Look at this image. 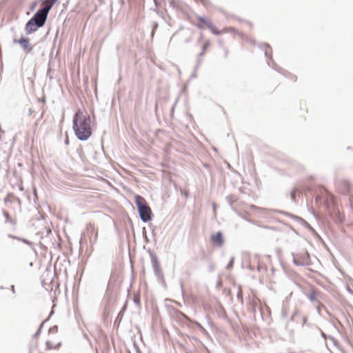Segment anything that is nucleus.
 Returning <instances> with one entry per match:
<instances>
[{
    "instance_id": "nucleus-1",
    "label": "nucleus",
    "mask_w": 353,
    "mask_h": 353,
    "mask_svg": "<svg viewBox=\"0 0 353 353\" xmlns=\"http://www.w3.org/2000/svg\"><path fill=\"white\" fill-rule=\"evenodd\" d=\"M73 130L79 140H88L92 134L90 115L86 112L78 110L73 118Z\"/></svg>"
},
{
    "instance_id": "nucleus-2",
    "label": "nucleus",
    "mask_w": 353,
    "mask_h": 353,
    "mask_svg": "<svg viewBox=\"0 0 353 353\" xmlns=\"http://www.w3.org/2000/svg\"><path fill=\"white\" fill-rule=\"evenodd\" d=\"M135 203L141 220L143 223L150 221L152 219V213L150 208L147 204L144 198L139 195L135 196Z\"/></svg>"
},
{
    "instance_id": "nucleus-3",
    "label": "nucleus",
    "mask_w": 353,
    "mask_h": 353,
    "mask_svg": "<svg viewBox=\"0 0 353 353\" xmlns=\"http://www.w3.org/2000/svg\"><path fill=\"white\" fill-rule=\"evenodd\" d=\"M151 262L154 274L159 280L163 279V274L161 269L160 265L158 261V258L156 254H150Z\"/></svg>"
},
{
    "instance_id": "nucleus-4",
    "label": "nucleus",
    "mask_w": 353,
    "mask_h": 353,
    "mask_svg": "<svg viewBox=\"0 0 353 353\" xmlns=\"http://www.w3.org/2000/svg\"><path fill=\"white\" fill-rule=\"evenodd\" d=\"M42 3L39 9L47 16L52 6L59 1V0H40Z\"/></svg>"
},
{
    "instance_id": "nucleus-5",
    "label": "nucleus",
    "mask_w": 353,
    "mask_h": 353,
    "mask_svg": "<svg viewBox=\"0 0 353 353\" xmlns=\"http://www.w3.org/2000/svg\"><path fill=\"white\" fill-rule=\"evenodd\" d=\"M47 18L48 16L46 14L38 10L30 19L33 20L37 25L43 27L47 20Z\"/></svg>"
},
{
    "instance_id": "nucleus-6",
    "label": "nucleus",
    "mask_w": 353,
    "mask_h": 353,
    "mask_svg": "<svg viewBox=\"0 0 353 353\" xmlns=\"http://www.w3.org/2000/svg\"><path fill=\"white\" fill-rule=\"evenodd\" d=\"M14 43H19L21 47L28 52H30L32 50V46H31L28 38L21 37L19 40L14 39Z\"/></svg>"
},
{
    "instance_id": "nucleus-7",
    "label": "nucleus",
    "mask_w": 353,
    "mask_h": 353,
    "mask_svg": "<svg viewBox=\"0 0 353 353\" xmlns=\"http://www.w3.org/2000/svg\"><path fill=\"white\" fill-rule=\"evenodd\" d=\"M40 28H41V26L37 25L33 20L30 19L26 24L25 30L27 34H31L36 32Z\"/></svg>"
},
{
    "instance_id": "nucleus-8",
    "label": "nucleus",
    "mask_w": 353,
    "mask_h": 353,
    "mask_svg": "<svg viewBox=\"0 0 353 353\" xmlns=\"http://www.w3.org/2000/svg\"><path fill=\"white\" fill-rule=\"evenodd\" d=\"M212 239L217 245H221V231L217 232L215 235L212 236Z\"/></svg>"
},
{
    "instance_id": "nucleus-9",
    "label": "nucleus",
    "mask_w": 353,
    "mask_h": 353,
    "mask_svg": "<svg viewBox=\"0 0 353 353\" xmlns=\"http://www.w3.org/2000/svg\"><path fill=\"white\" fill-rule=\"evenodd\" d=\"M202 63V58L201 57H197V59H196V65L194 67V72L192 74V77H196V71L198 70L200 65Z\"/></svg>"
},
{
    "instance_id": "nucleus-10",
    "label": "nucleus",
    "mask_w": 353,
    "mask_h": 353,
    "mask_svg": "<svg viewBox=\"0 0 353 353\" xmlns=\"http://www.w3.org/2000/svg\"><path fill=\"white\" fill-rule=\"evenodd\" d=\"M207 27L212 32V34H216V35L219 34V31L217 30L216 26L212 22H210Z\"/></svg>"
},
{
    "instance_id": "nucleus-11",
    "label": "nucleus",
    "mask_w": 353,
    "mask_h": 353,
    "mask_svg": "<svg viewBox=\"0 0 353 353\" xmlns=\"http://www.w3.org/2000/svg\"><path fill=\"white\" fill-rule=\"evenodd\" d=\"M61 345V343H57V345H53L52 343L50 341H46V349L47 350H52V349H57V348L59 347Z\"/></svg>"
},
{
    "instance_id": "nucleus-12",
    "label": "nucleus",
    "mask_w": 353,
    "mask_h": 353,
    "mask_svg": "<svg viewBox=\"0 0 353 353\" xmlns=\"http://www.w3.org/2000/svg\"><path fill=\"white\" fill-rule=\"evenodd\" d=\"M300 194H301V192L298 189H294V190H292L290 196H291L292 199L293 201H295L296 200V196H299Z\"/></svg>"
},
{
    "instance_id": "nucleus-13",
    "label": "nucleus",
    "mask_w": 353,
    "mask_h": 353,
    "mask_svg": "<svg viewBox=\"0 0 353 353\" xmlns=\"http://www.w3.org/2000/svg\"><path fill=\"white\" fill-rule=\"evenodd\" d=\"M3 214L6 218V223H10L11 224H14L12 219H11L10 214L5 210H3Z\"/></svg>"
},
{
    "instance_id": "nucleus-14",
    "label": "nucleus",
    "mask_w": 353,
    "mask_h": 353,
    "mask_svg": "<svg viewBox=\"0 0 353 353\" xmlns=\"http://www.w3.org/2000/svg\"><path fill=\"white\" fill-rule=\"evenodd\" d=\"M198 19L199 21H201L202 23H203L206 26H208V24L211 22V21H210V20L207 19L205 17H201V16H199Z\"/></svg>"
},
{
    "instance_id": "nucleus-15",
    "label": "nucleus",
    "mask_w": 353,
    "mask_h": 353,
    "mask_svg": "<svg viewBox=\"0 0 353 353\" xmlns=\"http://www.w3.org/2000/svg\"><path fill=\"white\" fill-rule=\"evenodd\" d=\"M47 320H48V319H46V320H45V321H43V322L40 325V326H39V327L38 330H37V331L35 332V334H34V338H37V337L39 336V334H40V333H41V328H42V327H43V325L44 323H45Z\"/></svg>"
},
{
    "instance_id": "nucleus-16",
    "label": "nucleus",
    "mask_w": 353,
    "mask_h": 353,
    "mask_svg": "<svg viewBox=\"0 0 353 353\" xmlns=\"http://www.w3.org/2000/svg\"><path fill=\"white\" fill-rule=\"evenodd\" d=\"M134 303L138 306L140 307V297L139 296H135L134 297Z\"/></svg>"
},
{
    "instance_id": "nucleus-17",
    "label": "nucleus",
    "mask_w": 353,
    "mask_h": 353,
    "mask_svg": "<svg viewBox=\"0 0 353 353\" xmlns=\"http://www.w3.org/2000/svg\"><path fill=\"white\" fill-rule=\"evenodd\" d=\"M58 331V327L57 325L53 326L49 330V332L57 333Z\"/></svg>"
},
{
    "instance_id": "nucleus-18",
    "label": "nucleus",
    "mask_w": 353,
    "mask_h": 353,
    "mask_svg": "<svg viewBox=\"0 0 353 353\" xmlns=\"http://www.w3.org/2000/svg\"><path fill=\"white\" fill-rule=\"evenodd\" d=\"M196 2L200 1L203 5L206 6L208 3V0H195Z\"/></svg>"
},
{
    "instance_id": "nucleus-19",
    "label": "nucleus",
    "mask_w": 353,
    "mask_h": 353,
    "mask_svg": "<svg viewBox=\"0 0 353 353\" xmlns=\"http://www.w3.org/2000/svg\"><path fill=\"white\" fill-rule=\"evenodd\" d=\"M232 266H233V259H231L228 265V268L230 269V268H232Z\"/></svg>"
},
{
    "instance_id": "nucleus-20",
    "label": "nucleus",
    "mask_w": 353,
    "mask_h": 353,
    "mask_svg": "<svg viewBox=\"0 0 353 353\" xmlns=\"http://www.w3.org/2000/svg\"><path fill=\"white\" fill-rule=\"evenodd\" d=\"M205 50L202 49V51L199 54L198 57H201V58L203 56L204 53H205Z\"/></svg>"
},
{
    "instance_id": "nucleus-21",
    "label": "nucleus",
    "mask_w": 353,
    "mask_h": 353,
    "mask_svg": "<svg viewBox=\"0 0 353 353\" xmlns=\"http://www.w3.org/2000/svg\"><path fill=\"white\" fill-rule=\"evenodd\" d=\"M209 45V42L208 41H206L203 45V49L205 50L206 48Z\"/></svg>"
},
{
    "instance_id": "nucleus-22",
    "label": "nucleus",
    "mask_w": 353,
    "mask_h": 353,
    "mask_svg": "<svg viewBox=\"0 0 353 353\" xmlns=\"http://www.w3.org/2000/svg\"><path fill=\"white\" fill-rule=\"evenodd\" d=\"M209 270H210V272H212V271L214 270V266H213V265H212V264H210V265H209Z\"/></svg>"
},
{
    "instance_id": "nucleus-23",
    "label": "nucleus",
    "mask_w": 353,
    "mask_h": 353,
    "mask_svg": "<svg viewBox=\"0 0 353 353\" xmlns=\"http://www.w3.org/2000/svg\"><path fill=\"white\" fill-rule=\"evenodd\" d=\"M11 290L12 291L13 293L14 292V285H11Z\"/></svg>"
},
{
    "instance_id": "nucleus-24",
    "label": "nucleus",
    "mask_w": 353,
    "mask_h": 353,
    "mask_svg": "<svg viewBox=\"0 0 353 353\" xmlns=\"http://www.w3.org/2000/svg\"><path fill=\"white\" fill-rule=\"evenodd\" d=\"M221 285V279H219L217 281V285Z\"/></svg>"
},
{
    "instance_id": "nucleus-25",
    "label": "nucleus",
    "mask_w": 353,
    "mask_h": 353,
    "mask_svg": "<svg viewBox=\"0 0 353 353\" xmlns=\"http://www.w3.org/2000/svg\"><path fill=\"white\" fill-rule=\"evenodd\" d=\"M198 28H200V29H203V26L202 25H199L198 26Z\"/></svg>"
},
{
    "instance_id": "nucleus-26",
    "label": "nucleus",
    "mask_w": 353,
    "mask_h": 353,
    "mask_svg": "<svg viewBox=\"0 0 353 353\" xmlns=\"http://www.w3.org/2000/svg\"><path fill=\"white\" fill-rule=\"evenodd\" d=\"M9 237L10 238H12V239H16V237L14 236H12V235H9Z\"/></svg>"
},
{
    "instance_id": "nucleus-27",
    "label": "nucleus",
    "mask_w": 353,
    "mask_h": 353,
    "mask_svg": "<svg viewBox=\"0 0 353 353\" xmlns=\"http://www.w3.org/2000/svg\"><path fill=\"white\" fill-rule=\"evenodd\" d=\"M181 314L184 318H185V319H188L187 316H185V314H182V313H181Z\"/></svg>"
},
{
    "instance_id": "nucleus-28",
    "label": "nucleus",
    "mask_w": 353,
    "mask_h": 353,
    "mask_svg": "<svg viewBox=\"0 0 353 353\" xmlns=\"http://www.w3.org/2000/svg\"><path fill=\"white\" fill-rule=\"evenodd\" d=\"M23 241L26 243H29V241L28 240H23Z\"/></svg>"
},
{
    "instance_id": "nucleus-29",
    "label": "nucleus",
    "mask_w": 353,
    "mask_h": 353,
    "mask_svg": "<svg viewBox=\"0 0 353 353\" xmlns=\"http://www.w3.org/2000/svg\"><path fill=\"white\" fill-rule=\"evenodd\" d=\"M125 308H126V305H125V306L123 307V310L124 311V310H125Z\"/></svg>"
},
{
    "instance_id": "nucleus-30",
    "label": "nucleus",
    "mask_w": 353,
    "mask_h": 353,
    "mask_svg": "<svg viewBox=\"0 0 353 353\" xmlns=\"http://www.w3.org/2000/svg\"><path fill=\"white\" fill-rule=\"evenodd\" d=\"M213 208H214V210L215 209V205L214 204H213Z\"/></svg>"
}]
</instances>
